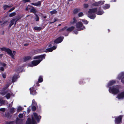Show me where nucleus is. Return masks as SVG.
Instances as JSON below:
<instances>
[{
  "mask_svg": "<svg viewBox=\"0 0 124 124\" xmlns=\"http://www.w3.org/2000/svg\"><path fill=\"white\" fill-rule=\"evenodd\" d=\"M116 82V81L115 80L110 81L108 83L107 85V87L109 88V92L111 93L115 94H117L119 92V90L120 88V86L118 85L111 86L115 84Z\"/></svg>",
  "mask_w": 124,
  "mask_h": 124,
  "instance_id": "f257e3e1",
  "label": "nucleus"
},
{
  "mask_svg": "<svg viewBox=\"0 0 124 124\" xmlns=\"http://www.w3.org/2000/svg\"><path fill=\"white\" fill-rule=\"evenodd\" d=\"M45 54H43L34 57L33 59H37V60L33 61L29 65V66L32 67L37 65L43 59H45Z\"/></svg>",
  "mask_w": 124,
  "mask_h": 124,
  "instance_id": "f03ea898",
  "label": "nucleus"
},
{
  "mask_svg": "<svg viewBox=\"0 0 124 124\" xmlns=\"http://www.w3.org/2000/svg\"><path fill=\"white\" fill-rule=\"evenodd\" d=\"M97 10V8L90 9L88 12V16L91 19H94L96 17L95 13Z\"/></svg>",
  "mask_w": 124,
  "mask_h": 124,
  "instance_id": "7ed1b4c3",
  "label": "nucleus"
},
{
  "mask_svg": "<svg viewBox=\"0 0 124 124\" xmlns=\"http://www.w3.org/2000/svg\"><path fill=\"white\" fill-rule=\"evenodd\" d=\"M0 49L1 51L6 52L11 56L12 58L14 59H15L14 55L16 54V52L15 51H13V52H12L10 49L5 47L0 48Z\"/></svg>",
  "mask_w": 124,
  "mask_h": 124,
  "instance_id": "20e7f679",
  "label": "nucleus"
},
{
  "mask_svg": "<svg viewBox=\"0 0 124 124\" xmlns=\"http://www.w3.org/2000/svg\"><path fill=\"white\" fill-rule=\"evenodd\" d=\"M57 48L56 46H54L51 48H49L45 50L42 49V50H35V53L37 54L38 53L42 52H51L53 50Z\"/></svg>",
  "mask_w": 124,
  "mask_h": 124,
  "instance_id": "39448f33",
  "label": "nucleus"
},
{
  "mask_svg": "<svg viewBox=\"0 0 124 124\" xmlns=\"http://www.w3.org/2000/svg\"><path fill=\"white\" fill-rule=\"evenodd\" d=\"M67 27L65 26L63 28L60 29L59 31L62 32H66L67 33H68L72 31L74 29V27L72 26L67 29Z\"/></svg>",
  "mask_w": 124,
  "mask_h": 124,
  "instance_id": "423d86ee",
  "label": "nucleus"
},
{
  "mask_svg": "<svg viewBox=\"0 0 124 124\" xmlns=\"http://www.w3.org/2000/svg\"><path fill=\"white\" fill-rule=\"evenodd\" d=\"M117 78L119 80H121V82L124 84V72H122L118 75Z\"/></svg>",
  "mask_w": 124,
  "mask_h": 124,
  "instance_id": "0eeeda50",
  "label": "nucleus"
},
{
  "mask_svg": "<svg viewBox=\"0 0 124 124\" xmlns=\"http://www.w3.org/2000/svg\"><path fill=\"white\" fill-rule=\"evenodd\" d=\"M76 27L78 30H82L85 29V27L82 23L79 22H78L76 24Z\"/></svg>",
  "mask_w": 124,
  "mask_h": 124,
  "instance_id": "6e6552de",
  "label": "nucleus"
},
{
  "mask_svg": "<svg viewBox=\"0 0 124 124\" xmlns=\"http://www.w3.org/2000/svg\"><path fill=\"white\" fill-rule=\"evenodd\" d=\"M31 123L32 124H37L33 116L32 117L31 119L30 118H29L27 119L26 124H31Z\"/></svg>",
  "mask_w": 124,
  "mask_h": 124,
  "instance_id": "1a4fd4ad",
  "label": "nucleus"
},
{
  "mask_svg": "<svg viewBox=\"0 0 124 124\" xmlns=\"http://www.w3.org/2000/svg\"><path fill=\"white\" fill-rule=\"evenodd\" d=\"M11 83H8L5 86V87L3 88L2 90L0 92V94L3 96L5 95L6 93V92L5 90L9 86Z\"/></svg>",
  "mask_w": 124,
  "mask_h": 124,
  "instance_id": "9d476101",
  "label": "nucleus"
},
{
  "mask_svg": "<svg viewBox=\"0 0 124 124\" xmlns=\"http://www.w3.org/2000/svg\"><path fill=\"white\" fill-rule=\"evenodd\" d=\"M116 98L119 100L124 99V91L119 93L117 96Z\"/></svg>",
  "mask_w": 124,
  "mask_h": 124,
  "instance_id": "9b49d317",
  "label": "nucleus"
},
{
  "mask_svg": "<svg viewBox=\"0 0 124 124\" xmlns=\"http://www.w3.org/2000/svg\"><path fill=\"white\" fill-rule=\"evenodd\" d=\"M123 116H119L115 118V123L116 124H118L121 121L122 118Z\"/></svg>",
  "mask_w": 124,
  "mask_h": 124,
  "instance_id": "f8f14e48",
  "label": "nucleus"
},
{
  "mask_svg": "<svg viewBox=\"0 0 124 124\" xmlns=\"http://www.w3.org/2000/svg\"><path fill=\"white\" fill-rule=\"evenodd\" d=\"M29 90H30L31 94L32 95H35L37 93L35 88L33 87H32L30 88Z\"/></svg>",
  "mask_w": 124,
  "mask_h": 124,
  "instance_id": "ddd939ff",
  "label": "nucleus"
},
{
  "mask_svg": "<svg viewBox=\"0 0 124 124\" xmlns=\"http://www.w3.org/2000/svg\"><path fill=\"white\" fill-rule=\"evenodd\" d=\"M33 115L34 117L35 118L38 122L40 120L41 118V116L39 115H38L36 113H34Z\"/></svg>",
  "mask_w": 124,
  "mask_h": 124,
  "instance_id": "4468645a",
  "label": "nucleus"
},
{
  "mask_svg": "<svg viewBox=\"0 0 124 124\" xmlns=\"http://www.w3.org/2000/svg\"><path fill=\"white\" fill-rule=\"evenodd\" d=\"M63 37H60L56 39L54 42L56 43H59L61 42L63 40Z\"/></svg>",
  "mask_w": 124,
  "mask_h": 124,
  "instance_id": "2eb2a0df",
  "label": "nucleus"
},
{
  "mask_svg": "<svg viewBox=\"0 0 124 124\" xmlns=\"http://www.w3.org/2000/svg\"><path fill=\"white\" fill-rule=\"evenodd\" d=\"M18 19H14L10 21V23L9 24V28H10L11 26L14 24V23H15V25L16 24V22Z\"/></svg>",
  "mask_w": 124,
  "mask_h": 124,
  "instance_id": "dca6fc26",
  "label": "nucleus"
},
{
  "mask_svg": "<svg viewBox=\"0 0 124 124\" xmlns=\"http://www.w3.org/2000/svg\"><path fill=\"white\" fill-rule=\"evenodd\" d=\"M19 77V76L18 75H14L12 78V81L13 82H14L16 81L17 78Z\"/></svg>",
  "mask_w": 124,
  "mask_h": 124,
  "instance_id": "f3484780",
  "label": "nucleus"
},
{
  "mask_svg": "<svg viewBox=\"0 0 124 124\" xmlns=\"http://www.w3.org/2000/svg\"><path fill=\"white\" fill-rule=\"evenodd\" d=\"M41 2L40 1H38L35 3H31V4L33 5L34 6H40L41 5Z\"/></svg>",
  "mask_w": 124,
  "mask_h": 124,
  "instance_id": "a211bd4d",
  "label": "nucleus"
},
{
  "mask_svg": "<svg viewBox=\"0 0 124 124\" xmlns=\"http://www.w3.org/2000/svg\"><path fill=\"white\" fill-rule=\"evenodd\" d=\"M12 93L11 92L10 93H8L5 96V97L7 99H8L10 98V95H12Z\"/></svg>",
  "mask_w": 124,
  "mask_h": 124,
  "instance_id": "6ab92c4d",
  "label": "nucleus"
},
{
  "mask_svg": "<svg viewBox=\"0 0 124 124\" xmlns=\"http://www.w3.org/2000/svg\"><path fill=\"white\" fill-rule=\"evenodd\" d=\"M110 7V5L108 4H105L103 6V8L106 9Z\"/></svg>",
  "mask_w": 124,
  "mask_h": 124,
  "instance_id": "aec40b11",
  "label": "nucleus"
},
{
  "mask_svg": "<svg viewBox=\"0 0 124 124\" xmlns=\"http://www.w3.org/2000/svg\"><path fill=\"white\" fill-rule=\"evenodd\" d=\"M104 13L102 10H99L96 12V14L98 15H101Z\"/></svg>",
  "mask_w": 124,
  "mask_h": 124,
  "instance_id": "412c9836",
  "label": "nucleus"
},
{
  "mask_svg": "<svg viewBox=\"0 0 124 124\" xmlns=\"http://www.w3.org/2000/svg\"><path fill=\"white\" fill-rule=\"evenodd\" d=\"M23 108L21 107V106H19L17 107V112H20V111L22 110L23 109Z\"/></svg>",
  "mask_w": 124,
  "mask_h": 124,
  "instance_id": "4be33fe9",
  "label": "nucleus"
},
{
  "mask_svg": "<svg viewBox=\"0 0 124 124\" xmlns=\"http://www.w3.org/2000/svg\"><path fill=\"white\" fill-rule=\"evenodd\" d=\"M76 20L75 17L73 18L72 20L71 21L70 23L71 24H73L74 23H76Z\"/></svg>",
  "mask_w": 124,
  "mask_h": 124,
  "instance_id": "5701e85b",
  "label": "nucleus"
},
{
  "mask_svg": "<svg viewBox=\"0 0 124 124\" xmlns=\"http://www.w3.org/2000/svg\"><path fill=\"white\" fill-rule=\"evenodd\" d=\"M12 6H8L7 5H5L3 6V7L4 9L5 10L7 8H9Z\"/></svg>",
  "mask_w": 124,
  "mask_h": 124,
  "instance_id": "b1692460",
  "label": "nucleus"
},
{
  "mask_svg": "<svg viewBox=\"0 0 124 124\" xmlns=\"http://www.w3.org/2000/svg\"><path fill=\"white\" fill-rule=\"evenodd\" d=\"M99 1L94 3L92 4V6H99Z\"/></svg>",
  "mask_w": 124,
  "mask_h": 124,
  "instance_id": "393cba45",
  "label": "nucleus"
},
{
  "mask_svg": "<svg viewBox=\"0 0 124 124\" xmlns=\"http://www.w3.org/2000/svg\"><path fill=\"white\" fill-rule=\"evenodd\" d=\"M6 23L7 22L5 23L2 22H0V27H1L3 26L4 25H5L6 24Z\"/></svg>",
  "mask_w": 124,
  "mask_h": 124,
  "instance_id": "a878e982",
  "label": "nucleus"
},
{
  "mask_svg": "<svg viewBox=\"0 0 124 124\" xmlns=\"http://www.w3.org/2000/svg\"><path fill=\"white\" fill-rule=\"evenodd\" d=\"M16 109L13 108H12L10 110V112L12 113H13L15 112L16 110Z\"/></svg>",
  "mask_w": 124,
  "mask_h": 124,
  "instance_id": "bb28decb",
  "label": "nucleus"
},
{
  "mask_svg": "<svg viewBox=\"0 0 124 124\" xmlns=\"http://www.w3.org/2000/svg\"><path fill=\"white\" fill-rule=\"evenodd\" d=\"M31 58L30 56H27L25 57L24 59V60L25 61H27L30 59Z\"/></svg>",
  "mask_w": 124,
  "mask_h": 124,
  "instance_id": "cd10ccee",
  "label": "nucleus"
},
{
  "mask_svg": "<svg viewBox=\"0 0 124 124\" xmlns=\"http://www.w3.org/2000/svg\"><path fill=\"white\" fill-rule=\"evenodd\" d=\"M34 29L38 31H39L41 29V28L40 27H34Z\"/></svg>",
  "mask_w": 124,
  "mask_h": 124,
  "instance_id": "c85d7f7f",
  "label": "nucleus"
},
{
  "mask_svg": "<svg viewBox=\"0 0 124 124\" xmlns=\"http://www.w3.org/2000/svg\"><path fill=\"white\" fill-rule=\"evenodd\" d=\"M32 106H37V104L34 100H32Z\"/></svg>",
  "mask_w": 124,
  "mask_h": 124,
  "instance_id": "c756f323",
  "label": "nucleus"
},
{
  "mask_svg": "<svg viewBox=\"0 0 124 124\" xmlns=\"http://www.w3.org/2000/svg\"><path fill=\"white\" fill-rule=\"evenodd\" d=\"M43 81V79L42 77L40 76L38 79V81L39 82H41Z\"/></svg>",
  "mask_w": 124,
  "mask_h": 124,
  "instance_id": "7c9ffc66",
  "label": "nucleus"
},
{
  "mask_svg": "<svg viewBox=\"0 0 124 124\" xmlns=\"http://www.w3.org/2000/svg\"><path fill=\"white\" fill-rule=\"evenodd\" d=\"M36 10L33 7H32L31 9V12H33L34 13H35L36 12Z\"/></svg>",
  "mask_w": 124,
  "mask_h": 124,
  "instance_id": "2f4dec72",
  "label": "nucleus"
},
{
  "mask_svg": "<svg viewBox=\"0 0 124 124\" xmlns=\"http://www.w3.org/2000/svg\"><path fill=\"white\" fill-rule=\"evenodd\" d=\"M16 13L15 12H14L12 13H11L9 15V16L10 17H13L16 15Z\"/></svg>",
  "mask_w": 124,
  "mask_h": 124,
  "instance_id": "473e14b6",
  "label": "nucleus"
},
{
  "mask_svg": "<svg viewBox=\"0 0 124 124\" xmlns=\"http://www.w3.org/2000/svg\"><path fill=\"white\" fill-rule=\"evenodd\" d=\"M104 2L105 1H99V6H101L103 4H104Z\"/></svg>",
  "mask_w": 124,
  "mask_h": 124,
  "instance_id": "72a5a7b5",
  "label": "nucleus"
},
{
  "mask_svg": "<svg viewBox=\"0 0 124 124\" xmlns=\"http://www.w3.org/2000/svg\"><path fill=\"white\" fill-rule=\"evenodd\" d=\"M37 106H32V111H35L36 108V107H37Z\"/></svg>",
  "mask_w": 124,
  "mask_h": 124,
  "instance_id": "f704fd0d",
  "label": "nucleus"
},
{
  "mask_svg": "<svg viewBox=\"0 0 124 124\" xmlns=\"http://www.w3.org/2000/svg\"><path fill=\"white\" fill-rule=\"evenodd\" d=\"M82 21L85 24H87L88 23V22L85 19L82 20Z\"/></svg>",
  "mask_w": 124,
  "mask_h": 124,
  "instance_id": "c9c22d12",
  "label": "nucleus"
},
{
  "mask_svg": "<svg viewBox=\"0 0 124 124\" xmlns=\"http://www.w3.org/2000/svg\"><path fill=\"white\" fill-rule=\"evenodd\" d=\"M57 11L55 10L50 12V13L51 15L55 14L57 13Z\"/></svg>",
  "mask_w": 124,
  "mask_h": 124,
  "instance_id": "e433bc0d",
  "label": "nucleus"
},
{
  "mask_svg": "<svg viewBox=\"0 0 124 124\" xmlns=\"http://www.w3.org/2000/svg\"><path fill=\"white\" fill-rule=\"evenodd\" d=\"M84 15L83 13L82 12H80L79 13L78 16L79 17H81L83 16Z\"/></svg>",
  "mask_w": 124,
  "mask_h": 124,
  "instance_id": "4c0bfd02",
  "label": "nucleus"
},
{
  "mask_svg": "<svg viewBox=\"0 0 124 124\" xmlns=\"http://www.w3.org/2000/svg\"><path fill=\"white\" fill-rule=\"evenodd\" d=\"M23 116V114H19L18 116L20 118H22Z\"/></svg>",
  "mask_w": 124,
  "mask_h": 124,
  "instance_id": "58836bf2",
  "label": "nucleus"
},
{
  "mask_svg": "<svg viewBox=\"0 0 124 124\" xmlns=\"http://www.w3.org/2000/svg\"><path fill=\"white\" fill-rule=\"evenodd\" d=\"M36 21H39V17H38V16L37 15H36Z\"/></svg>",
  "mask_w": 124,
  "mask_h": 124,
  "instance_id": "ea45409f",
  "label": "nucleus"
},
{
  "mask_svg": "<svg viewBox=\"0 0 124 124\" xmlns=\"http://www.w3.org/2000/svg\"><path fill=\"white\" fill-rule=\"evenodd\" d=\"M5 109L4 108H0V111L4 112L5 111Z\"/></svg>",
  "mask_w": 124,
  "mask_h": 124,
  "instance_id": "a19ab883",
  "label": "nucleus"
},
{
  "mask_svg": "<svg viewBox=\"0 0 124 124\" xmlns=\"http://www.w3.org/2000/svg\"><path fill=\"white\" fill-rule=\"evenodd\" d=\"M84 8H87L88 7V5L87 4H84Z\"/></svg>",
  "mask_w": 124,
  "mask_h": 124,
  "instance_id": "79ce46f5",
  "label": "nucleus"
},
{
  "mask_svg": "<svg viewBox=\"0 0 124 124\" xmlns=\"http://www.w3.org/2000/svg\"><path fill=\"white\" fill-rule=\"evenodd\" d=\"M2 75L4 78H6V75L5 73L2 74Z\"/></svg>",
  "mask_w": 124,
  "mask_h": 124,
  "instance_id": "37998d69",
  "label": "nucleus"
},
{
  "mask_svg": "<svg viewBox=\"0 0 124 124\" xmlns=\"http://www.w3.org/2000/svg\"><path fill=\"white\" fill-rule=\"evenodd\" d=\"M15 8L14 7H13V8H12L11 9H10L9 11V12H10L13 10Z\"/></svg>",
  "mask_w": 124,
  "mask_h": 124,
  "instance_id": "c03bdc74",
  "label": "nucleus"
},
{
  "mask_svg": "<svg viewBox=\"0 0 124 124\" xmlns=\"http://www.w3.org/2000/svg\"><path fill=\"white\" fill-rule=\"evenodd\" d=\"M31 110V109L28 108H27V112L28 113H29V112H30V111Z\"/></svg>",
  "mask_w": 124,
  "mask_h": 124,
  "instance_id": "a18cd8bd",
  "label": "nucleus"
},
{
  "mask_svg": "<svg viewBox=\"0 0 124 124\" xmlns=\"http://www.w3.org/2000/svg\"><path fill=\"white\" fill-rule=\"evenodd\" d=\"M4 69L3 67H1L0 68V70H1L3 71H4Z\"/></svg>",
  "mask_w": 124,
  "mask_h": 124,
  "instance_id": "49530a36",
  "label": "nucleus"
},
{
  "mask_svg": "<svg viewBox=\"0 0 124 124\" xmlns=\"http://www.w3.org/2000/svg\"><path fill=\"white\" fill-rule=\"evenodd\" d=\"M1 65L2 66H3L4 67H5L6 66V64L4 63H2L1 64Z\"/></svg>",
  "mask_w": 124,
  "mask_h": 124,
  "instance_id": "de8ad7c7",
  "label": "nucleus"
},
{
  "mask_svg": "<svg viewBox=\"0 0 124 124\" xmlns=\"http://www.w3.org/2000/svg\"><path fill=\"white\" fill-rule=\"evenodd\" d=\"M23 1L25 2H29L30 1L29 0H23Z\"/></svg>",
  "mask_w": 124,
  "mask_h": 124,
  "instance_id": "09e8293b",
  "label": "nucleus"
},
{
  "mask_svg": "<svg viewBox=\"0 0 124 124\" xmlns=\"http://www.w3.org/2000/svg\"><path fill=\"white\" fill-rule=\"evenodd\" d=\"M74 32L76 34H77L78 32L77 31H74Z\"/></svg>",
  "mask_w": 124,
  "mask_h": 124,
  "instance_id": "8fccbe9b",
  "label": "nucleus"
},
{
  "mask_svg": "<svg viewBox=\"0 0 124 124\" xmlns=\"http://www.w3.org/2000/svg\"><path fill=\"white\" fill-rule=\"evenodd\" d=\"M12 103H13L12 102H11V103L10 104H9V106H10L11 107L12 106Z\"/></svg>",
  "mask_w": 124,
  "mask_h": 124,
  "instance_id": "3c124183",
  "label": "nucleus"
},
{
  "mask_svg": "<svg viewBox=\"0 0 124 124\" xmlns=\"http://www.w3.org/2000/svg\"><path fill=\"white\" fill-rule=\"evenodd\" d=\"M3 102V101L1 99L0 100V102L1 103H2Z\"/></svg>",
  "mask_w": 124,
  "mask_h": 124,
  "instance_id": "603ef678",
  "label": "nucleus"
},
{
  "mask_svg": "<svg viewBox=\"0 0 124 124\" xmlns=\"http://www.w3.org/2000/svg\"><path fill=\"white\" fill-rule=\"evenodd\" d=\"M29 8H28V7H27L26 8L25 10H28Z\"/></svg>",
  "mask_w": 124,
  "mask_h": 124,
  "instance_id": "864d4df0",
  "label": "nucleus"
},
{
  "mask_svg": "<svg viewBox=\"0 0 124 124\" xmlns=\"http://www.w3.org/2000/svg\"><path fill=\"white\" fill-rule=\"evenodd\" d=\"M28 44H25L24 45V46H27L28 45Z\"/></svg>",
  "mask_w": 124,
  "mask_h": 124,
  "instance_id": "5fc2aeb1",
  "label": "nucleus"
},
{
  "mask_svg": "<svg viewBox=\"0 0 124 124\" xmlns=\"http://www.w3.org/2000/svg\"><path fill=\"white\" fill-rule=\"evenodd\" d=\"M26 113V112H24L23 113V116H25V115Z\"/></svg>",
  "mask_w": 124,
  "mask_h": 124,
  "instance_id": "6e6d98bb",
  "label": "nucleus"
},
{
  "mask_svg": "<svg viewBox=\"0 0 124 124\" xmlns=\"http://www.w3.org/2000/svg\"><path fill=\"white\" fill-rule=\"evenodd\" d=\"M3 55V54H0V57H2V56Z\"/></svg>",
  "mask_w": 124,
  "mask_h": 124,
  "instance_id": "4d7b16f0",
  "label": "nucleus"
},
{
  "mask_svg": "<svg viewBox=\"0 0 124 124\" xmlns=\"http://www.w3.org/2000/svg\"><path fill=\"white\" fill-rule=\"evenodd\" d=\"M51 45V44H50L48 46V47H51V46L52 45Z\"/></svg>",
  "mask_w": 124,
  "mask_h": 124,
  "instance_id": "13d9d810",
  "label": "nucleus"
},
{
  "mask_svg": "<svg viewBox=\"0 0 124 124\" xmlns=\"http://www.w3.org/2000/svg\"><path fill=\"white\" fill-rule=\"evenodd\" d=\"M64 34L65 35V36H67L68 35L67 34H66L65 33H64Z\"/></svg>",
  "mask_w": 124,
  "mask_h": 124,
  "instance_id": "bf43d9fd",
  "label": "nucleus"
},
{
  "mask_svg": "<svg viewBox=\"0 0 124 124\" xmlns=\"http://www.w3.org/2000/svg\"><path fill=\"white\" fill-rule=\"evenodd\" d=\"M44 18H46V16H44Z\"/></svg>",
  "mask_w": 124,
  "mask_h": 124,
  "instance_id": "052dcab7",
  "label": "nucleus"
},
{
  "mask_svg": "<svg viewBox=\"0 0 124 124\" xmlns=\"http://www.w3.org/2000/svg\"><path fill=\"white\" fill-rule=\"evenodd\" d=\"M4 34V31H3V34Z\"/></svg>",
  "mask_w": 124,
  "mask_h": 124,
  "instance_id": "680f3d73",
  "label": "nucleus"
},
{
  "mask_svg": "<svg viewBox=\"0 0 124 124\" xmlns=\"http://www.w3.org/2000/svg\"><path fill=\"white\" fill-rule=\"evenodd\" d=\"M77 11V9H75V10H74V12H75V11Z\"/></svg>",
  "mask_w": 124,
  "mask_h": 124,
  "instance_id": "e2e57ef3",
  "label": "nucleus"
},
{
  "mask_svg": "<svg viewBox=\"0 0 124 124\" xmlns=\"http://www.w3.org/2000/svg\"><path fill=\"white\" fill-rule=\"evenodd\" d=\"M60 24H59V25H58V26H60Z\"/></svg>",
  "mask_w": 124,
  "mask_h": 124,
  "instance_id": "0e129e2a",
  "label": "nucleus"
},
{
  "mask_svg": "<svg viewBox=\"0 0 124 124\" xmlns=\"http://www.w3.org/2000/svg\"><path fill=\"white\" fill-rule=\"evenodd\" d=\"M116 0H114V1L115 2H116Z\"/></svg>",
  "mask_w": 124,
  "mask_h": 124,
  "instance_id": "69168bd1",
  "label": "nucleus"
},
{
  "mask_svg": "<svg viewBox=\"0 0 124 124\" xmlns=\"http://www.w3.org/2000/svg\"><path fill=\"white\" fill-rule=\"evenodd\" d=\"M37 84L38 85V82H37Z\"/></svg>",
  "mask_w": 124,
  "mask_h": 124,
  "instance_id": "338daca9",
  "label": "nucleus"
},
{
  "mask_svg": "<svg viewBox=\"0 0 124 124\" xmlns=\"http://www.w3.org/2000/svg\"><path fill=\"white\" fill-rule=\"evenodd\" d=\"M55 21H54V22H55Z\"/></svg>",
  "mask_w": 124,
  "mask_h": 124,
  "instance_id": "774afa93",
  "label": "nucleus"
}]
</instances>
